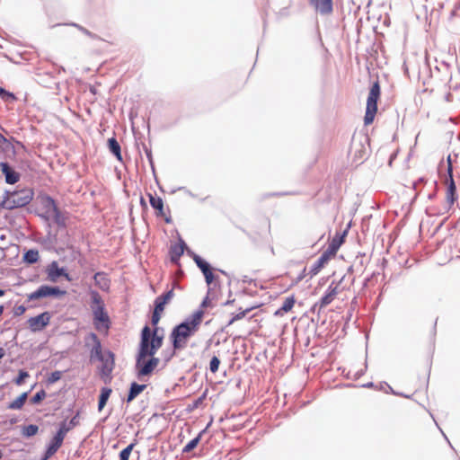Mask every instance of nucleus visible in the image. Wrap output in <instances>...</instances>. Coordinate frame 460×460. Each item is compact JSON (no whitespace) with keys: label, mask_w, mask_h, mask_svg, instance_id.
I'll return each mask as SVG.
<instances>
[{"label":"nucleus","mask_w":460,"mask_h":460,"mask_svg":"<svg viewBox=\"0 0 460 460\" xmlns=\"http://www.w3.org/2000/svg\"><path fill=\"white\" fill-rule=\"evenodd\" d=\"M173 296V289H170L164 294L158 296L154 303L155 308L164 312L165 305L171 301Z\"/></svg>","instance_id":"nucleus-17"},{"label":"nucleus","mask_w":460,"mask_h":460,"mask_svg":"<svg viewBox=\"0 0 460 460\" xmlns=\"http://www.w3.org/2000/svg\"><path fill=\"white\" fill-rule=\"evenodd\" d=\"M28 398V393H22L19 397H17L14 401L9 403L8 409L11 410H19L21 409L24 403L26 402V400Z\"/></svg>","instance_id":"nucleus-26"},{"label":"nucleus","mask_w":460,"mask_h":460,"mask_svg":"<svg viewBox=\"0 0 460 460\" xmlns=\"http://www.w3.org/2000/svg\"><path fill=\"white\" fill-rule=\"evenodd\" d=\"M140 202L142 205H146L145 199L143 198H141Z\"/></svg>","instance_id":"nucleus-59"},{"label":"nucleus","mask_w":460,"mask_h":460,"mask_svg":"<svg viewBox=\"0 0 460 460\" xmlns=\"http://www.w3.org/2000/svg\"><path fill=\"white\" fill-rule=\"evenodd\" d=\"M219 365H220V359L217 356L212 357V358L210 359V362H209L210 371L212 373H216L218 370Z\"/></svg>","instance_id":"nucleus-38"},{"label":"nucleus","mask_w":460,"mask_h":460,"mask_svg":"<svg viewBox=\"0 0 460 460\" xmlns=\"http://www.w3.org/2000/svg\"><path fill=\"white\" fill-rule=\"evenodd\" d=\"M39 427L34 424H31V437L36 435L38 433Z\"/></svg>","instance_id":"nucleus-47"},{"label":"nucleus","mask_w":460,"mask_h":460,"mask_svg":"<svg viewBox=\"0 0 460 460\" xmlns=\"http://www.w3.org/2000/svg\"><path fill=\"white\" fill-rule=\"evenodd\" d=\"M50 318L51 314L49 312H44L39 315L31 317V331L36 332L42 330L49 324Z\"/></svg>","instance_id":"nucleus-11"},{"label":"nucleus","mask_w":460,"mask_h":460,"mask_svg":"<svg viewBox=\"0 0 460 460\" xmlns=\"http://www.w3.org/2000/svg\"><path fill=\"white\" fill-rule=\"evenodd\" d=\"M39 252L35 249H31V264L35 263L39 261Z\"/></svg>","instance_id":"nucleus-42"},{"label":"nucleus","mask_w":460,"mask_h":460,"mask_svg":"<svg viewBox=\"0 0 460 460\" xmlns=\"http://www.w3.org/2000/svg\"><path fill=\"white\" fill-rule=\"evenodd\" d=\"M111 388L110 387H102L101 389V394H100V396H99V401H98V411H101L106 405L111 394Z\"/></svg>","instance_id":"nucleus-23"},{"label":"nucleus","mask_w":460,"mask_h":460,"mask_svg":"<svg viewBox=\"0 0 460 460\" xmlns=\"http://www.w3.org/2000/svg\"><path fill=\"white\" fill-rule=\"evenodd\" d=\"M61 376H62V372L61 371H58V370L54 371L48 377V383L49 384H54L57 381H58L61 378Z\"/></svg>","instance_id":"nucleus-39"},{"label":"nucleus","mask_w":460,"mask_h":460,"mask_svg":"<svg viewBox=\"0 0 460 460\" xmlns=\"http://www.w3.org/2000/svg\"><path fill=\"white\" fill-rule=\"evenodd\" d=\"M0 169L5 177V181L8 184H14L20 180V174L15 172L9 164L5 162L0 163Z\"/></svg>","instance_id":"nucleus-13"},{"label":"nucleus","mask_w":460,"mask_h":460,"mask_svg":"<svg viewBox=\"0 0 460 460\" xmlns=\"http://www.w3.org/2000/svg\"><path fill=\"white\" fill-rule=\"evenodd\" d=\"M52 219L53 222L58 225V226L65 227L66 226V216L61 213L58 208H55V212L51 213L49 215V220Z\"/></svg>","instance_id":"nucleus-25"},{"label":"nucleus","mask_w":460,"mask_h":460,"mask_svg":"<svg viewBox=\"0 0 460 460\" xmlns=\"http://www.w3.org/2000/svg\"><path fill=\"white\" fill-rule=\"evenodd\" d=\"M144 150H145V153H146V158H147L148 162L150 163L152 168H154V165H153V156H152L151 149L148 148L146 146H144Z\"/></svg>","instance_id":"nucleus-43"},{"label":"nucleus","mask_w":460,"mask_h":460,"mask_svg":"<svg viewBox=\"0 0 460 460\" xmlns=\"http://www.w3.org/2000/svg\"><path fill=\"white\" fill-rule=\"evenodd\" d=\"M337 294H338L337 286H334L333 283H332L328 287L324 296L320 299V301L315 305H319L320 308H323V307L327 306L333 301V299Z\"/></svg>","instance_id":"nucleus-16"},{"label":"nucleus","mask_w":460,"mask_h":460,"mask_svg":"<svg viewBox=\"0 0 460 460\" xmlns=\"http://www.w3.org/2000/svg\"><path fill=\"white\" fill-rule=\"evenodd\" d=\"M66 294V291L58 286L42 285L34 292L31 293V301L45 297L60 298Z\"/></svg>","instance_id":"nucleus-6"},{"label":"nucleus","mask_w":460,"mask_h":460,"mask_svg":"<svg viewBox=\"0 0 460 460\" xmlns=\"http://www.w3.org/2000/svg\"><path fill=\"white\" fill-rule=\"evenodd\" d=\"M233 302H234V300H228V301H226L224 305H227L232 304Z\"/></svg>","instance_id":"nucleus-55"},{"label":"nucleus","mask_w":460,"mask_h":460,"mask_svg":"<svg viewBox=\"0 0 460 460\" xmlns=\"http://www.w3.org/2000/svg\"><path fill=\"white\" fill-rule=\"evenodd\" d=\"M79 413L77 412L69 421H68V426H70L72 429H74L75 426L78 425L79 423Z\"/></svg>","instance_id":"nucleus-45"},{"label":"nucleus","mask_w":460,"mask_h":460,"mask_svg":"<svg viewBox=\"0 0 460 460\" xmlns=\"http://www.w3.org/2000/svg\"><path fill=\"white\" fill-rule=\"evenodd\" d=\"M295 302L294 296L286 297L281 307L275 313V314L279 315L281 314L280 312L288 313L293 308Z\"/></svg>","instance_id":"nucleus-28"},{"label":"nucleus","mask_w":460,"mask_h":460,"mask_svg":"<svg viewBox=\"0 0 460 460\" xmlns=\"http://www.w3.org/2000/svg\"><path fill=\"white\" fill-rule=\"evenodd\" d=\"M23 434L29 436V427H23Z\"/></svg>","instance_id":"nucleus-52"},{"label":"nucleus","mask_w":460,"mask_h":460,"mask_svg":"<svg viewBox=\"0 0 460 460\" xmlns=\"http://www.w3.org/2000/svg\"><path fill=\"white\" fill-rule=\"evenodd\" d=\"M334 256L332 253H329L327 250H325L320 256V258L327 263L330 259Z\"/></svg>","instance_id":"nucleus-46"},{"label":"nucleus","mask_w":460,"mask_h":460,"mask_svg":"<svg viewBox=\"0 0 460 460\" xmlns=\"http://www.w3.org/2000/svg\"><path fill=\"white\" fill-rule=\"evenodd\" d=\"M205 277L206 283L208 286H210L213 281L216 279L215 275L212 272V268L206 271V273H203Z\"/></svg>","instance_id":"nucleus-40"},{"label":"nucleus","mask_w":460,"mask_h":460,"mask_svg":"<svg viewBox=\"0 0 460 460\" xmlns=\"http://www.w3.org/2000/svg\"><path fill=\"white\" fill-rule=\"evenodd\" d=\"M33 206L35 207V214L47 221L49 220V215L55 212V208H57L54 199L45 195L38 196L34 200Z\"/></svg>","instance_id":"nucleus-5"},{"label":"nucleus","mask_w":460,"mask_h":460,"mask_svg":"<svg viewBox=\"0 0 460 460\" xmlns=\"http://www.w3.org/2000/svg\"><path fill=\"white\" fill-rule=\"evenodd\" d=\"M27 376H28L27 372H25V371H21V372H20V374H19V376L14 379V383H15L16 385H21V384H22V383H23V381H24L25 377H27Z\"/></svg>","instance_id":"nucleus-41"},{"label":"nucleus","mask_w":460,"mask_h":460,"mask_svg":"<svg viewBox=\"0 0 460 460\" xmlns=\"http://www.w3.org/2000/svg\"><path fill=\"white\" fill-rule=\"evenodd\" d=\"M187 245L182 239L179 240L178 244H173L170 247V257L171 261L177 264L180 261L181 256L183 254Z\"/></svg>","instance_id":"nucleus-14"},{"label":"nucleus","mask_w":460,"mask_h":460,"mask_svg":"<svg viewBox=\"0 0 460 460\" xmlns=\"http://www.w3.org/2000/svg\"><path fill=\"white\" fill-rule=\"evenodd\" d=\"M6 142V138L0 134V146H2Z\"/></svg>","instance_id":"nucleus-49"},{"label":"nucleus","mask_w":460,"mask_h":460,"mask_svg":"<svg viewBox=\"0 0 460 460\" xmlns=\"http://www.w3.org/2000/svg\"><path fill=\"white\" fill-rule=\"evenodd\" d=\"M63 440V438L57 435L52 438L44 453L47 457H51L62 446Z\"/></svg>","instance_id":"nucleus-18"},{"label":"nucleus","mask_w":460,"mask_h":460,"mask_svg":"<svg viewBox=\"0 0 460 460\" xmlns=\"http://www.w3.org/2000/svg\"><path fill=\"white\" fill-rule=\"evenodd\" d=\"M4 356V351L3 349H0V359Z\"/></svg>","instance_id":"nucleus-53"},{"label":"nucleus","mask_w":460,"mask_h":460,"mask_svg":"<svg viewBox=\"0 0 460 460\" xmlns=\"http://www.w3.org/2000/svg\"><path fill=\"white\" fill-rule=\"evenodd\" d=\"M68 422L66 420H63L59 423L58 429L55 435L59 436L61 438H65L66 433L72 429L70 426H68Z\"/></svg>","instance_id":"nucleus-32"},{"label":"nucleus","mask_w":460,"mask_h":460,"mask_svg":"<svg viewBox=\"0 0 460 460\" xmlns=\"http://www.w3.org/2000/svg\"><path fill=\"white\" fill-rule=\"evenodd\" d=\"M193 261L202 273H206L207 270L212 268L208 261L196 253H193Z\"/></svg>","instance_id":"nucleus-27"},{"label":"nucleus","mask_w":460,"mask_h":460,"mask_svg":"<svg viewBox=\"0 0 460 460\" xmlns=\"http://www.w3.org/2000/svg\"><path fill=\"white\" fill-rule=\"evenodd\" d=\"M209 292H210V288H208V294H209ZM209 305H210V301H209V298H208V295H207V296L201 302L199 309H201L203 311V308H206V307H208Z\"/></svg>","instance_id":"nucleus-44"},{"label":"nucleus","mask_w":460,"mask_h":460,"mask_svg":"<svg viewBox=\"0 0 460 460\" xmlns=\"http://www.w3.org/2000/svg\"><path fill=\"white\" fill-rule=\"evenodd\" d=\"M346 234V232L343 233L341 236H335L332 239L331 243H329L327 247V251L329 253H332L333 255L336 254L338 250L340 249L341 245L342 244L344 239V235Z\"/></svg>","instance_id":"nucleus-24"},{"label":"nucleus","mask_w":460,"mask_h":460,"mask_svg":"<svg viewBox=\"0 0 460 460\" xmlns=\"http://www.w3.org/2000/svg\"><path fill=\"white\" fill-rule=\"evenodd\" d=\"M148 198L151 207L155 210L156 216L163 217L164 215L163 199L151 193H148Z\"/></svg>","instance_id":"nucleus-19"},{"label":"nucleus","mask_w":460,"mask_h":460,"mask_svg":"<svg viewBox=\"0 0 460 460\" xmlns=\"http://www.w3.org/2000/svg\"><path fill=\"white\" fill-rule=\"evenodd\" d=\"M100 368V375L105 383L110 382L111 379V373L115 366V355L111 350H106L102 356V360Z\"/></svg>","instance_id":"nucleus-7"},{"label":"nucleus","mask_w":460,"mask_h":460,"mask_svg":"<svg viewBox=\"0 0 460 460\" xmlns=\"http://www.w3.org/2000/svg\"><path fill=\"white\" fill-rule=\"evenodd\" d=\"M135 447V443L129 444L124 449H122L119 453V460H128L129 456Z\"/></svg>","instance_id":"nucleus-34"},{"label":"nucleus","mask_w":460,"mask_h":460,"mask_svg":"<svg viewBox=\"0 0 460 460\" xmlns=\"http://www.w3.org/2000/svg\"><path fill=\"white\" fill-rule=\"evenodd\" d=\"M47 279L50 282H57L60 277H65L66 280L70 281L71 278L64 268H59L58 263L54 261L48 265L46 269Z\"/></svg>","instance_id":"nucleus-10"},{"label":"nucleus","mask_w":460,"mask_h":460,"mask_svg":"<svg viewBox=\"0 0 460 460\" xmlns=\"http://www.w3.org/2000/svg\"><path fill=\"white\" fill-rule=\"evenodd\" d=\"M164 338V330H160L159 327L151 329L148 325H145L142 328L135 364L138 380L150 376L158 366L160 360L155 355L163 346Z\"/></svg>","instance_id":"nucleus-1"},{"label":"nucleus","mask_w":460,"mask_h":460,"mask_svg":"<svg viewBox=\"0 0 460 460\" xmlns=\"http://www.w3.org/2000/svg\"><path fill=\"white\" fill-rule=\"evenodd\" d=\"M163 313V311L161 310H158L156 308H154V311H153V314H152V316H151V323L152 325L154 326V329L155 327H157V324L161 319V314Z\"/></svg>","instance_id":"nucleus-36"},{"label":"nucleus","mask_w":460,"mask_h":460,"mask_svg":"<svg viewBox=\"0 0 460 460\" xmlns=\"http://www.w3.org/2000/svg\"><path fill=\"white\" fill-rule=\"evenodd\" d=\"M309 4L322 15H328L333 11L332 0H309Z\"/></svg>","instance_id":"nucleus-12"},{"label":"nucleus","mask_w":460,"mask_h":460,"mask_svg":"<svg viewBox=\"0 0 460 460\" xmlns=\"http://www.w3.org/2000/svg\"><path fill=\"white\" fill-rule=\"evenodd\" d=\"M356 146H357V143L353 142V144H352V150H354L355 157H357L358 159H365V157L367 156V149L364 147L363 143L361 141L359 142V144H358L359 148L358 149H356Z\"/></svg>","instance_id":"nucleus-31"},{"label":"nucleus","mask_w":460,"mask_h":460,"mask_svg":"<svg viewBox=\"0 0 460 460\" xmlns=\"http://www.w3.org/2000/svg\"><path fill=\"white\" fill-rule=\"evenodd\" d=\"M146 388V385H139L136 382L131 383L129 390H128V394L127 396V402H132Z\"/></svg>","instance_id":"nucleus-20"},{"label":"nucleus","mask_w":460,"mask_h":460,"mask_svg":"<svg viewBox=\"0 0 460 460\" xmlns=\"http://www.w3.org/2000/svg\"><path fill=\"white\" fill-rule=\"evenodd\" d=\"M23 261H28L29 262V258H30V255H29V251H26L24 253H23Z\"/></svg>","instance_id":"nucleus-48"},{"label":"nucleus","mask_w":460,"mask_h":460,"mask_svg":"<svg viewBox=\"0 0 460 460\" xmlns=\"http://www.w3.org/2000/svg\"><path fill=\"white\" fill-rule=\"evenodd\" d=\"M71 25L77 28L80 31H82L84 35L88 36L91 39H93V40L99 39L98 35L91 32L89 30H87L86 28H84L77 23H71Z\"/></svg>","instance_id":"nucleus-35"},{"label":"nucleus","mask_w":460,"mask_h":460,"mask_svg":"<svg viewBox=\"0 0 460 460\" xmlns=\"http://www.w3.org/2000/svg\"><path fill=\"white\" fill-rule=\"evenodd\" d=\"M108 147L110 152L119 160L122 161L121 148L119 143L115 137L108 139Z\"/></svg>","instance_id":"nucleus-21"},{"label":"nucleus","mask_w":460,"mask_h":460,"mask_svg":"<svg viewBox=\"0 0 460 460\" xmlns=\"http://www.w3.org/2000/svg\"><path fill=\"white\" fill-rule=\"evenodd\" d=\"M22 193L14 192L11 195V197L5 201L7 208L23 207L29 203L28 197L21 196Z\"/></svg>","instance_id":"nucleus-15"},{"label":"nucleus","mask_w":460,"mask_h":460,"mask_svg":"<svg viewBox=\"0 0 460 460\" xmlns=\"http://www.w3.org/2000/svg\"><path fill=\"white\" fill-rule=\"evenodd\" d=\"M91 300V307L94 322H101L104 323L105 328L108 329L110 327V318L107 313L105 312L104 305L102 303L100 294L97 291H92Z\"/></svg>","instance_id":"nucleus-4"},{"label":"nucleus","mask_w":460,"mask_h":460,"mask_svg":"<svg viewBox=\"0 0 460 460\" xmlns=\"http://www.w3.org/2000/svg\"><path fill=\"white\" fill-rule=\"evenodd\" d=\"M4 205H5V201H4L3 203H0V208L4 207Z\"/></svg>","instance_id":"nucleus-64"},{"label":"nucleus","mask_w":460,"mask_h":460,"mask_svg":"<svg viewBox=\"0 0 460 460\" xmlns=\"http://www.w3.org/2000/svg\"><path fill=\"white\" fill-rule=\"evenodd\" d=\"M203 431H201L197 437L189 441L182 448V453L191 452L199 443Z\"/></svg>","instance_id":"nucleus-29"},{"label":"nucleus","mask_w":460,"mask_h":460,"mask_svg":"<svg viewBox=\"0 0 460 460\" xmlns=\"http://www.w3.org/2000/svg\"><path fill=\"white\" fill-rule=\"evenodd\" d=\"M6 94L8 96H13L12 94L6 93L3 88L0 87V95Z\"/></svg>","instance_id":"nucleus-51"},{"label":"nucleus","mask_w":460,"mask_h":460,"mask_svg":"<svg viewBox=\"0 0 460 460\" xmlns=\"http://www.w3.org/2000/svg\"><path fill=\"white\" fill-rule=\"evenodd\" d=\"M254 307H248L244 310L240 311L238 314L234 315L228 322L227 325L233 324L235 321L241 320L249 312H251Z\"/></svg>","instance_id":"nucleus-33"},{"label":"nucleus","mask_w":460,"mask_h":460,"mask_svg":"<svg viewBox=\"0 0 460 460\" xmlns=\"http://www.w3.org/2000/svg\"><path fill=\"white\" fill-rule=\"evenodd\" d=\"M90 341H92L93 343V346L90 349L91 360H102V356L104 355V352H102V343L96 333H89L85 341L87 346H89Z\"/></svg>","instance_id":"nucleus-9"},{"label":"nucleus","mask_w":460,"mask_h":460,"mask_svg":"<svg viewBox=\"0 0 460 460\" xmlns=\"http://www.w3.org/2000/svg\"><path fill=\"white\" fill-rule=\"evenodd\" d=\"M95 284L102 289L106 290L110 287V280L104 272H96L93 276Z\"/></svg>","instance_id":"nucleus-22"},{"label":"nucleus","mask_w":460,"mask_h":460,"mask_svg":"<svg viewBox=\"0 0 460 460\" xmlns=\"http://www.w3.org/2000/svg\"><path fill=\"white\" fill-rule=\"evenodd\" d=\"M50 457H47V456L44 454L43 457L40 459V460H48L49 459Z\"/></svg>","instance_id":"nucleus-56"},{"label":"nucleus","mask_w":460,"mask_h":460,"mask_svg":"<svg viewBox=\"0 0 460 460\" xmlns=\"http://www.w3.org/2000/svg\"><path fill=\"white\" fill-rule=\"evenodd\" d=\"M165 222H166V223H170V222H171V217H166V218H165Z\"/></svg>","instance_id":"nucleus-61"},{"label":"nucleus","mask_w":460,"mask_h":460,"mask_svg":"<svg viewBox=\"0 0 460 460\" xmlns=\"http://www.w3.org/2000/svg\"><path fill=\"white\" fill-rule=\"evenodd\" d=\"M448 167L447 174L448 179L447 180V201L448 203V208H450L457 199L456 186L453 178V167L451 164L450 156H448Z\"/></svg>","instance_id":"nucleus-8"},{"label":"nucleus","mask_w":460,"mask_h":460,"mask_svg":"<svg viewBox=\"0 0 460 460\" xmlns=\"http://www.w3.org/2000/svg\"><path fill=\"white\" fill-rule=\"evenodd\" d=\"M3 311H4V306L0 305V315L3 314Z\"/></svg>","instance_id":"nucleus-58"},{"label":"nucleus","mask_w":460,"mask_h":460,"mask_svg":"<svg viewBox=\"0 0 460 460\" xmlns=\"http://www.w3.org/2000/svg\"><path fill=\"white\" fill-rule=\"evenodd\" d=\"M4 291L0 289V296H4Z\"/></svg>","instance_id":"nucleus-62"},{"label":"nucleus","mask_w":460,"mask_h":460,"mask_svg":"<svg viewBox=\"0 0 460 460\" xmlns=\"http://www.w3.org/2000/svg\"><path fill=\"white\" fill-rule=\"evenodd\" d=\"M363 387H367V388L374 387V383L373 382L367 383V384L363 385Z\"/></svg>","instance_id":"nucleus-50"},{"label":"nucleus","mask_w":460,"mask_h":460,"mask_svg":"<svg viewBox=\"0 0 460 460\" xmlns=\"http://www.w3.org/2000/svg\"><path fill=\"white\" fill-rule=\"evenodd\" d=\"M33 194H34V193H33V191L31 190V196H30L31 201V200H32V199H33Z\"/></svg>","instance_id":"nucleus-57"},{"label":"nucleus","mask_w":460,"mask_h":460,"mask_svg":"<svg viewBox=\"0 0 460 460\" xmlns=\"http://www.w3.org/2000/svg\"><path fill=\"white\" fill-rule=\"evenodd\" d=\"M187 252H188V254H189L190 256H191V257L193 258V253H194V252H193L192 251H190V250H187Z\"/></svg>","instance_id":"nucleus-54"},{"label":"nucleus","mask_w":460,"mask_h":460,"mask_svg":"<svg viewBox=\"0 0 460 460\" xmlns=\"http://www.w3.org/2000/svg\"><path fill=\"white\" fill-rule=\"evenodd\" d=\"M46 396V393L44 390H40L37 392L31 398V403L38 404L40 403Z\"/></svg>","instance_id":"nucleus-37"},{"label":"nucleus","mask_w":460,"mask_h":460,"mask_svg":"<svg viewBox=\"0 0 460 460\" xmlns=\"http://www.w3.org/2000/svg\"><path fill=\"white\" fill-rule=\"evenodd\" d=\"M243 281L244 283H249V282H250V280H248V279H246V277L243 279Z\"/></svg>","instance_id":"nucleus-60"},{"label":"nucleus","mask_w":460,"mask_h":460,"mask_svg":"<svg viewBox=\"0 0 460 460\" xmlns=\"http://www.w3.org/2000/svg\"><path fill=\"white\" fill-rule=\"evenodd\" d=\"M219 271H220L222 274L226 275V272L225 270H219Z\"/></svg>","instance_id":"nucleus-63"},{"label":"nucleus","mask_w":460,"mask_h":460,"mask_svg":"<svg viewBox=\"0 0 460 460\" xmlns=\"http://www.w3.org/2000/svg\"><path fill=\"white\" fill-rule=\"evenodd\" d=\"M203 315L204 311L198 309L183 322L173 327L170 334L173 350L182 349L186 347L188 340L198 332Z\"/></svg>","instance_id":"nucleus-2"},{"label":"nucleus","mask_w":460,"mask_h":460,"mask_svg":"<svg viewBox=\"0 0 460 460\" xmlns=\"http://www.w3.org/2000/svg\"><path fill=\"white\" fill-rule=\"evenodd\" d=\"M325 264V261L319 257L310 268L309 275L311 278L317 275Z\"/></svg>","instance_id":"nucleus-30"},{"label":"nucleus","mask_w":460,"mask_h":460,"mask_svg":"<svg viewBox=\"0 0 460 460\" xmlns=\"http://www.w3.org/2000/svg\"><path fill=\"white\" fill-rule=\"evenodd\" d=\"M380 96V85L378 82L373 84L367 101L366 114L364 117L365 125H369L374 121L377 111V101Z\"/></svg>","instance_id":"nucleus-3"}]
</instances>
